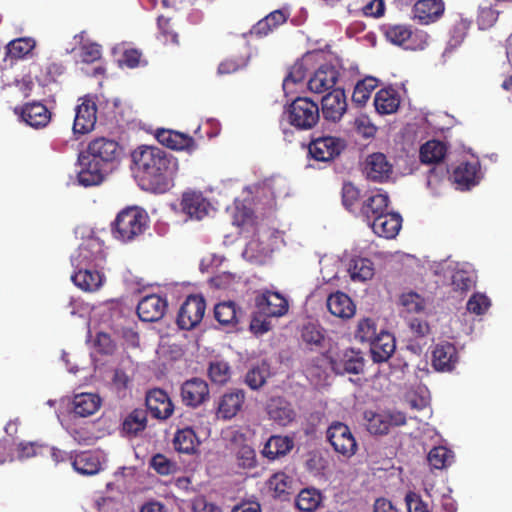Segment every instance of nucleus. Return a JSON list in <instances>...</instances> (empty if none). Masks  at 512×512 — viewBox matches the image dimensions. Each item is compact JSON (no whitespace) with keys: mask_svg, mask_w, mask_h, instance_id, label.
Returning a JSON list of instances; mask_svg holds the SVG:
<instances>
[{"mask_svg":"<svg viewBox=\"0 0 512 512\" xmlns=\"http://www.w3.org/2000/svg\"><path fill=\"white\" fill-rule=\"evenodd\" d=\"M133 176L141 190L164 194L173 186L179 170L178 159L153 146H140L132 154Z\"/></svg>","mask_w":512,"mask_h":512,"instance_id":"1","label":"nucleus"},{"mask_svg":"<svg viewBox=\"0 0 512 512\" xmlns=\"http://www.w3.org/2000/svg\"><path fill=\"white\" fill-rule=\"evenodd\" d=\"M148 226L146 211L137 206L127 207L117 214L113 222V232L124 242L132 241L143 234Z\"/></svg>","mask_w":512,"mask_h":512,"instance_id":"2","label":"nucleus"},{"mask_svg":"<svg viewBox=\"0 0 512 512\" xmlns=\"http://www.w3.org/2000/svg\"><path fill=\"white\" fill-rule=\"evenodd\" d=\"M283 116L297 130L314 128L320 120V110L316 102L308 97H297L284 110Z\"/></svg>","mask_w":512,"mask_h":512,"instance_id":"3","label":"nucleus"},{"mask_svg":"<svg viewBox=\"0 0 512 512\" xmlns=\"http://www.w3.org/2000/svg\"><path fill=\"white\" fill-rule=\"evenodd\" d=\"M205 311V298L200 294H190L179 307L176 324L182 330H192L201 323Z\"/></svg>","mask_w":512,"mask_h":512,"instance_id":"4","label":"nucleus"},{"mask_svg":"<svg viewBox=\"0 0 512 512\" xmlns=\"http://www.w3.org/2000/svg\"><path fill=\"white\" fill-rule=\"evenodd\" d=\"M72 131L76 139L92 132L96 125V102L88 94L78 99Z\"/></svg>","mask_w":512,"mask_h":512,"instance_id":"5","label":"nucleus"},{"mask_svg":"<svg viewBox=\"0 0 512 512\" xmlns=\"http://www.w3.org/2000/svg\"><path fill=\"white\" fill-rule=\"evenodd\" d=\"M231 451L235 458L237 467L241 470L250 471L258 467V459L255 449L249 444L246 435L235 430L230 438Z\"/></svg>","mask_w":512,"mask_h":512,"instance_id":"6","label":"nucleus"},{"mask_svg":"<svg viewBox=\"0 0 512 512\" xmlns=\"http://www.w3.org/2000/svg\"><path fill=\"white\" fill-rule=\"evenodd\" d=\"M327 439L335 452L350 458L357 451V442L350 428L341 422H335L327 430Z\"/></svg>","mask_w":512,"mask_h":512,"instance_id":"7","label":"nucleus"},{"mask_svg":"<svg viewBox=\"0 0 512 512\" xmlns=\"http://www.w3.org/2000/svg\"><path fill=\"white\" fill-rule=\"evenodd\" d=\"M345 147L344 140L333 136H323L310 142L308 152L316 161L327 162L340 155Z\"/></svg>","mask_w":512,"mask_h":512,"instance_id":"8","label":"nucleus"},{"mask_svg":"<svg viewBox=\"0 0 512 512\" xmlns=\"http://www.w3.org/2000/svg\"><path fill=\"white\" fill-rule=\"evenodd\" d=\"M80 170L77 173V182L83 187L96 185V139L91 140L86 150L78 155Z\"/></svg>","mask_w":512,"mask_h":512,"instance_id":"9","label":"nucleus"},{"mask_svg":"<svg viewBox=\"0 0 512 512\" xmlns=\"http://www.w3.org/2000/svg\"><path fill=\"white\" fill-rule=\"evenodd\" d=\"M347 98L345 91L340 88L333 89L321 100V110L325 120L339 122L347 111Z\"/></svg>","mask_w":512,"mask_h":512,"instance_id":"10","label":"nucleus"},{"mask_svg":"<svg viewBox=\"0 0 512 512\" xmlns=\"http://www.w3.org/2000/svg\"><path fill=\"white\" fill-rule=\"evenodd\" d=\"M168 309L166 297L150 294L143 297L137 305V314L143 322H157L161 320Z\"/></svg>","mask_w":512,"mask_h":512,"instance_id":"11","label":"nucleus"},{"mask_svg":"<svg viewBox=\"0 0 512 512\" xmlns=\"http://www.w3.org/2000/svg\"><path fill=\"white\" fill-rule=\"evenodd\" d=\"M258 311L267 317H281L288 311L289 305L285 297L278 292L264 291L255 297Z\"/></svg>","mask_w":512,"mask_h":512,"instance_id":"12","label":"nucleus"},{"mask_svg":"<svg viewBox=\"0 0 512 512\" xmlns=\"http://www.w3.org/2000/svg\"><path fill=\"white\" fill-rule=\"evenodd\" d=\"M330 364L337 374H360L364 371L365 360L361 351L346 349L336 358H331Z\"/></svg>","mask_w":512,"mask_h":512,"instance_id":"13","label":"nucleus"},{"mask_svg":"<svg viewBox=\"0 0 512 512\" xmlns=\"http://www.w3.org/2000/svg\"><path fill=\"white\" fill-rule=\"evenodd\" d=\"M145 403L153 418L166 420L172 416L174 405L166 391L154 388L147 392Z\"/></svg>","mask_w":512,"mask_h":512,"instance_id":"14","label":"nucleus"},{"mask_svg":"<svg viewBox=\"0 0 512 512\" xmlns=\"http://www.w3.org/2000/svg\"><path fill=\"white\" fill-rule=\"evenodd\" d=\"M383 30L389 42L412 50L421 47L416 43L417 38L422 39L427 37L426 34L413 32L410 26L404 24L385 25Z\"/></svg>","mask_w":512,"mask_h":512,"instance_id":"15","label":"nucleus"},{"mask_svg":"<svg viewBox=\"0 0 512 512\" xmlns=\"http://www.w3.org/2000/svg\"><path fill=\"white\" fill-rule=\"evenodd\" d=\"M209 398V387L203 379L194 377L181 386V399L184 405L196 408Z\"/></svg>","mask_w":512,"mask_h":512,"instance_id":"16","label":"nucleus"},{"mask_svg":"<svg viewBox=\"0 0 512 512\" xmlns=\"http://www.w3.org/2000/svg\"><path fill=\"white\" fill-rule=\"evenodd\" d=\"M458 352L454 344L442 341L432 350V366L439 372H451L458 363Z\"/></svg>","mask_w":512,"mask_h":512,"instance_id":"17","label":"nucleus"},{"mask_svg":"<svg viewBox=\"0 0 512 512\" xmlns=\"http://www.w3.org/2000/svg\"><path fill=\"white\" fill-rule=\"evenodd\" d=\"M364 173L367 179L382 183L390 178L392 165L383 153H372L366 158Z\"/></svg>","mask_w":512,"mask_h":512,"instance_id":"18","label":"nucleus"},{"mask_svg":"<svg viewBox=\"0 0 512 512\" xmlns=\"http://www.w3.org/2000/svg\"><path fill=\"white\" fill-rule=\"evenodd\" d=\"M339 71L331 64L321 65L308 81V89L317 94L332 89L338 80Z\"/></svg>","mask_w":512,"mask_h":512,"instance_id":"19","label":"nucleus"},{"mask_svg":"<svg viewBox=\"0 0 512 512\" xmlns=\"http://www.w3.org/2000/svg\"><path fill=\"white\" fill-rule=\"evenodd\" d=\"M51 112L39 101L26 103L20 109L21 119L33 128L46 127L51 121Z\"/></svg>","mask_w":512,"mask_h":512,"instance_id":"20","label":"nucleus"},{"mask_svg":"<svg viewBox=\"0 0 512 512\" xmlns=\"http://www.w3.org/2000/svg\"><path fill=\"white\" fill-rule=\"evenodd\" d=\"M181 207L190 218L201 220L207 216L211 204L201 192L188 191L182 195Z\"/></svg>","mask_w":512,"mask_h":512,"instance_id":"21","label":"nucleus"},{"mask_svg":"<svg viewBox=\"0 0 512 512\" xmlns=\"http://www.w3.org/2000/svg\"><path fill=\"white\" fill-rule=\"evenodd\" d=\"M401 225L402 218L400 214L388 211L376 217L369 224L375 234L387 239L395 238L401 229Z\"/></svg>","mask_w":512,"mask_h":512,"instance_id":"22","label":"nucleus"},{"mask_svg":"<svg viewBox=\"0 0 512 512\" xmlns=\"http://www.w3.org/2000/svg\"><path fill=\"white\" fill-rule=\"evenodd\" d=\"M245 400L243 390H235L225 393L217 403L216 416L218 419L230 420L241 410Z\"/></svg>","mask_w":512,"mask_h":512,"instance_id":"23","label":"nucleus"},{"mask_svg":"<svg viewBox=\"0 0 512 512\" xmlns=\"http://www.w3.org/2000/svg\"><path fill=\"white\" fill-rule=\"evenodd\" d=\"M389 197L387 194L376 193L367 196L359 207V214L369 225L379 215L388 211Z\"/></svg>","mask_w":512,"mask_h":512,"instance_id":"24","label":"nucleus"},{"mask_svg":"<svg viewBox=\"0 0 512 512\" xmlns=\"http://www.w3.org/2000/svg\"><path fill=\"white\" fill-rule=\"evenodd\" d=\"M395 349L394 336L384 330L370 343L371 358L375 363L387 362L394 354Z\"/></svg>","mask_w":512,"mask_h":512,"instance_id":"25","label":"nucleus"},{"mask_svg":"<svg viewBox=\"0 0 512 512\" xmlns=\"http://www.w3.org/2000/svg\"><path fill=\"white\" fill-rule=\"evenodd\" d=\"M445 5L442 0H418L413 6L414 18L421 24L436 22L443 15Z\"/></svg>","mask_w":512,"mask_h":512,"instance_id":"26","label":"nucleus"},{"mask_svg":"<svg viewBox=\"0 0 512 512\" xmlns=\"http://www.w3.org/2000/svg\"><path fill=\"white\" fill-rule=\"evenodd\" d=\"M266 409L269 418L281 426H287L296 417L292 404L283 397H272Z\"/></svg>","mask_w":512,"mask_h":512,"instance_id":"27","label":"nucleus"},{"mask_svg":"<svg viewBox=\"0 0 512 512\" xmlns=\"http://www.w3.org/2000/svg\"><path fill=\"white\" fill-rule=\"evenodd\" d=\"M156 139L162 145L173 150L193 151L196 149V143L194 139L191 136L181 132L159 129L156 133Z\"/></svg>","mask_w":512,"mask_h":512,"instance_id":"28","label":"nucleus"},{"mask_svg":"<svg viewBox=\"0 0 512 512\" xmlns=\"http://www.w3.org/2000/svg\"><path fill=\"white\" fill-rule=\"evenodd\" d=\"M294 447L293 439L289 436L272 435L265 442L261 455L269 461H274L287 455Z\"/></svg>","mask_w":512,"mask_h":512,"instance_id":"29","label":"nucleus"},{"mask_svg":"<svg viewBox=\"0 0 512 512\" xmlns=\"http://www.w3.org/2000/svg\"><path fill=\"white\" fill-rule=\"evenodd\" d=\"M123 155V147L115 140L98 138V160L109 166V170L115 169Z\"/></svg>","mask_w":512,"mask_h":512,"instance_id":"30","label":"nucleus"},{"mask_svg":"<svg viewBox=\"0 0 512 512\" xmlns=\"http://www.w3.org/2000/svg\"><path fill=\"white\" fill-rule=\"evenodd\" d=\"M478 163L462 162L453 171V181L461 190L470 189L478 183Z\"/></svg>","mask_w":512,"mask_h":512,"instance_id":"31","label":"nucleus"},{"mask_svg":"<svg viewBox=\"0 0 512 512\" xmlns=\"http://www.w3.org/2000/svg\"><path fill=\"white\" fill-rule=\"evenodd\" d=\"M327 308L332 315L343 319L351 318L355 314V305L351 298L340 291L328 297Z\"/></svg>","mask_w":512,"mask_h":512,"instance_id":"32","label":"nucleus"},{"mask_svg":"<svg viewBox=\"0 0 512 512\" xmlns=\"http://www.w3.org/2000/svg\"><path fill=\"white\" fill-rule=\"evenodd\" d=\"M399 105V94L391 87L380 89L375 95L374 106L379 114L387 115L395 113Z\"/></svg>","mask_w":512,"mask_h":512,"instance_id":"33","label":"nucleus"},{"mask_svg":"<svg viewBox=\"0 0 512 512\" xmlns=\"http://www.w3.org/2000/svg\"><path fill=\"white\" fill-rule=\"evenodd\" d=\"M289 17V13L284 10H275L266 17L259 20L252 28V33L258 37L267 36L274 29L284 24Z\"/></svg>","mask_w":512,"mask_h":512,"instance_id":"34","label":"nucleus"},{"mask_svg":"<svg viewBox=\"0 0 512 512\" xmlns=\"http://www.w3.org/2000/svg\"><path fill=\"white\" fill-rule=\"evenodd\" d=\"M199 443L195 431L190 427L178 430L173 439L175 450L184 454L195 453Z\"/></svg>","mask_w":512,"mask_h":512,"instance_id":"35","label":"nucleus"},{"mask_svg":"<svg viewBox=\"0 0 512 512\" xmlns=\"http://www.w3.org/2000/svg\"><path fill=\"white\" fill-rule=\"evenodd\" d=\"M240 313L233 301L220 302L214 307V318L223 326L237 324Z\"/></svg>","mask_w":512,"mask_h":512,"instance_id":"36","label":"nucleus"},{"mask_svg":"<svg viewBox=\"0 0 512 512\" xmlns=\"http://www.w3.org/2000/svg\"><path fill=\"white\" fill-rule=\"evenodd\" d=\"M446 145L438 140H431L420 148V160L425 164H436L441 162L446 154Z\"/></svg>","mask_w":512,"mask_h":512,"instance_id":"37","label":"nucleus"},{"mask_svg":"<svg viewBox=\"0 0 512 512\" xmlns=\"http://www.w3.org/2000/svg\"><path fill=\"white\" fill-rule=\"evenodd\" d=\"M321 502L322 494L315 488L302 489L296 498V506L303 512H314Z\"/></svg>","mask_w":512,"mask_h":512,"instance_id":"38","label":"nucleus"},{"mask_svg":"<svg viewBox=\"0 0 512 512\" xmlns=\"http://www.w3.org/2000/svg\"><path fill=\"white\" fill-rule=\"evenodd\" d=\"M147 426V411L144 409H134L124 420L122 424L123 431L129 435H137Z\"/></svg>","mask_w":512,"mask_h":512,"instance_id":"39","label":"nucleus"},{"mask_svg":"<svg viewBox=\"0 0 512 512\" xmlns=\"http://www.w3.org/2000/svg\"><path fill=\"white\" fill-rule=\"evenodd\" d=\"M309 55H305L301 59L297 60L290 68L287 76L283 80V89L287 90L291 84H297L302 82L309 70Z\"/></svg>","mask_w":512,"mask_h":512,"instance_id":"40","label":"nucleus"},{"mask_svg":"<svg viewBox=\"0 0 512 512\" xmlns=\"http://www.w3.org/2000/svg\"><path fill=\"white\" fill-rule=\"evenodd\" d=\"M477 276L474 271L467 269H457L454 271L451 279L453 290L466 293L476 284Z\"/></svg>","mask_w":512,"mask_h":512,"instance_id":"41","label":"nucleus"},{"mask_svg":"<svg viewBox=\"0 0 512 512\" xmlns=\"http://www.w3.org/2000/svg\"><path fill=\"white\" fill-rule=\"evenodd\" d=\"M376 86L377 80L374 77H366L359 80L354 87L352 101L358 106L365 105Z\"/></svg>","mask_w":512,"mask_h":512,"instance_id":"42","label":"nucleus"},{"mask_svg":"<svg viewBox=\"0 0 512 512\" xmlns=\"http://www.w3.org/2000/svg\"><path fill=\"white\" fill-rule=\"evenodd\" d=\"M349 272L353 280H369L374 275L373 263L367 258L353 259L349 265Z\"/></svg>","mask_w":512,"mask_h":512,"instance_id":"43","label":"nucleus"},{"mask_svg":"<svg viewBox=\"0 0 512 512\" xmlns=\"http://www.w3.org/2000/svg\"><path fill=\"white\" fill-rule=\"evenodd\" d=\"M453 458L454 454L450 449L444 446H438L430 450L427 460L432 468L444 469L451 465Z\"/></svg>","mask_w":512,"mask_h":512,"instance_id":"44","label":"nucleus"},{"mask_svg":"<svg viewBox=\"0 0 512 512\" xmlns=\"http://www.w3.org/2000/svg\"><path fill=\"white\" fill-rule=\"evenodd\" d=\"M291 483V478L288 475L284 472H278L269 478L267 485L275 498H285L289 495Z\"/></svg>","mask_w":512,"mask_h":512,"instance_id":"45","label":"nucleus"},{"mask_svg":"<svg viewBox=\"0 0 512 512\" xmlns=\"http://www.w3.org/2000/svg\"><path fill=\"white\" fill-rule=\"evenodd\" d=\"M73 468L82 475L96 474V456L91 451L78 453L73 462Z\"/></svg>","mask_w":512,"mask_h":512,"instance_id":"46","label":"nucleus"},{"mask_svg":"<svg viewBox=\"0 0 512 512\" xmlns=\"http://www.w3.org/2000/svg\"><path fill=\"white\" fill-rule=\"evenodd\" d=\"M75 414L81 417L92 415L96 411V394L81 393L73 399Z\"/></svg>","mask_w":512,"mask_h":512,"instance_id":"47","label":"nucleus"},{"mask_svg":"<svg viewBox=\"0 0 512 512\" xmlns=\"http://www.w3.org/2000/svg\"><path fill=\"white\" fill-rule=\"evenodd\" d=\"M35 47V41L31 38H18L7 45V55L12 59H22Z\"/></svg>","mask_w":512,"mask_h":512,"instance_id":"48","label":"nucleus"},{"mask_svg":"<svg viewBox=\"0 0 512 512\" xmlns=\"http://www.w3.org/2000/svg\"><path fill=\"white\" fill-rule=\"evenodd\" d=\"M120 67L129 69H136L139 67H146L148 61L144 58L143 53L137 48H127L123 51L121 59L118 60Z\"/></svg>","mask_w":512,"mask_h":512,"instance_id":"49","label":"nucleus"},{"mask_svg":"<svg viewBox=\"0 0 512 512\" xmlns=\"http://www.w3.org/2000/svg\"><path fill=\"white\" fill-rule=\"evenodd\" d=\"M361 198L360 190L351 182H346L342 186V203L349 212L359 210V201Z\"/></svg>","mask_w":512,"mask_h":512,"instance_id":"50","label":"nucleus"},{"mask_svg":"<svg viewBox=\"0 0 512 512\" xmlns=\"http://www.w3.org/2000/svg\"><path fill=\"white\" fill-rule=\"evenodd\" d=\"M150 466L160 475L168 476L178 471L176 462L171 461L163 454H156L151 458Z\"/></svg>","mask_w":512,"mask_h":512,"instance_id":"51","label":"nucleus"},{"mask_svg":"<svg viewBox=\"0 0 512 512\" xmlns=\"http://www.w3.org/2000/svg\"><path fill=\"white\" fill-rule=\"evenodd\" d=\"M498 11L492 8L491 5L483 4L478 8L477 25L481 30H487L494 26L498 19Z\"/></svg>","mask_w":512,"mask_h":512,"instance_id":"52","label":"nucleus"},{"mask_svg":"<svg viewBox=\"0 0 512 512\" xmlns=\"http://www.w3.org/2000/svg\"><path fill=\"white\" fill-rule=\"evenodd\" d=\"M399 301L401 306L409 313H420L425 309L424 298L413 291L403 293Z\"/></svg>","mask_w":512,"mask_h":512,"instance_id":"53","label":"nucleus"},{"mask_svg":"<svg viewBox=\"0 0 512 512\" xmlns=\"http://www.w3.org/2000/svg\"><path fill=\"white\" fill-rule=\"evenodd\" d=\"M268 375L269 370L265 365L256 366L247 372L245 382L251 389L256 390L265 384Z\"/></svg>","mask_w":512,"mask_h":512,"instance_id":"54","label":"nucleus"},{"mask_svg":"<svg viewBox=\"0 0 512 512\" xmlns=\"http://www.w3.org/2000/svg\"><path fill=\"white\" fill-rule=\"evenodd\" d=\"M208 375L212 382L223 385L230 378V367L228 363L223 361L211 362L208 369Z\"/></svg>","mask_w":512,"mask_h":512,"instance_id":"55","label":"nucleus"},{"mask_svg":"<svg viewBox=\"0 0 512 512\" xmlns=\"http://www.w3.org/2000/svg\"><path fill=\"white\" fill-rule=\"evenodd\" d=\"M378 334L375 322L370 318H365L359 321L355 337L361 342H368L370 344Z\"/></svg>","mask_w":512,"mask_h":512,"instance_id":"56","label":"nucleus"},{"mask_svg":"<svg viewBox=\"0 0 512 512\" xmlns=\"http://www.w3.org/2000/svg\"><path fill=\"white\" fill-rule=\"evenodd\" d=\"M302 340L308 345L320 346L324 340L323 329L315 323H308L301 331Z\"/></svg>","mask_w":512,"mask_h":512,"instance_id":"57","label":"nucleus"},{"mask_svg":"<svg viewBox=\"0 0 512 512\" xmlns=\"http://www.w3.org/2000/svg\"><path fill=\"white\" fill-rule=\"evenodd\" d=\"M491 306L490 299L482 293H474L467 302V310L475 315H483Z\"/></svg>","mask_w":512,"mask_h":512,"instance_id":"58","label":"nucleus"},{"mask_svg":"<svg viewBox=\"0 0 512 512\" xmlns=\"http://www.w3.org/2000/svg\"><path fill=\"white\" fill-rule=\"evenodd\" d=\"M72 281L76 286L81 288L84 291H94L96 287V282L93 276V273L88 270H79L74 275L71 276Z\"/></svg>","mask_w":512,"mask_h":512,"instance_id":"59","label":"nucleus"},{"mask_svg":"<svg viewBox=\"0 0 512 512\" xmlns=\"http://www.w3.org/2000/svg\"><path fill=\"white\" fill-rule=\"evenodd\" d=\"M386 418L385 412L373 414L372 417L368 419L369 432L376 435L387 434L390 428Z\"/></svg>","mask_w":512,"mask_h":512,"instance_id":"60","label":"nucleus"},{"mask_svg":"<svg viewBox=\"0 0 512 512\" xmlns=\"http://www.w3.org/2000/svg\"><path fill=\"white\" fill-rule=\"evenodd\" d=\"M157 24L165 42H170L176 45L179 44L178 34L173 30L170 18L161 15L157 19Z\"/></svg>","mask_w":512,"mask_h":512,"instance_id":"61","label":"nucleus"},{"mask_svg":"<svg viewBox=\"0 0 512 512\" xmlns=\"http://www.w3.org/2000/svg\"><path fill=\"white\" fill-rule=\"evenodd\" d=\"M44 444L38 442H21L18 445V457L21 459L44 455Z\"/></svg>","mask_w":512,"mask_h":512,"instance_id":"62","label":"nucleus"},{"mask_svg":"<svg viewBox=\"0 0 512 512\" xmlns=\"http://www.w3.org/2000/svg\"><path fill=\"white\" fill-rule=\"evenodd\" d=\"M405 500L408 512H430L428 504L425 503L416 493H408Z\"/></svg>","mask_w":512,"mask_h":512,"instance_id":"63","label":"nucleus"},{"mask_svg":"<svg viewBox=\"0 0 512 512\" xmlns=\"http://www.w3.org/2000/svg\"><path fill=\"white\" fill-rule=\"evenodd\" d=\"M193 512H221L220 508L209 502L205 496H197L192 501Z\"/></svg>","mask_w":512,"mask_h":512,"instance_id":"64","label":"nucleus"}]
</instances>
